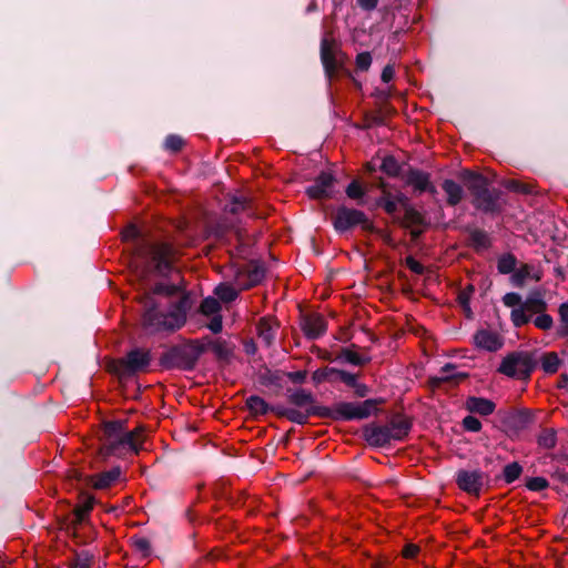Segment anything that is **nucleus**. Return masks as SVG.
Listing matches in <instances>:
<instances>
[{
    "label": "nucleus",
    "instance_id": "nucleus-15",
    "mask_svg": "<svg viewBox=\"0 0 568 568\" xmlns=\"http://www.w3.org/2000/svg\"><path fill=\"white\" fill-rule=\"evenodd\" d=\"M203 353V346L197 342H190L173 349V357L179 367L192 369Z\"/></svg>",
    "mask_w": 568,
    "mask_h": 568
},
{
    "label": "nucleus",
    "instance_id": "nucleus-5",
    "mask_svg": "<svg viewBox=\"0 0 568 568\" xmlns=\"http://www.w3.org/2000/svg\"><path fill=\"white\" fill-rule=\"evenodd\" d=\"M410 422L405 416H395L384 426L369 425L364 429V437L371 446L382 447L390 440H400L410 430Z\"/></svg>",
    "mask_w": 568,
    "mask_h": 568
},
{
    "label": "nucleus",
    "instance_id": "nucleus-49",
    "mask_svg": "<svg viewBox=\"0 0 568 568\" xmlns=\"http://www.w3.org/2000/svg\"><path fill=\"white\" fill-rule=\"evenodd\" d=\"M335 369L333 368H322V369H317L313 373L312 375V379L315 384H321L323 383L325 379H327L329 373L334 372Z\"/></svg>",
    "mask_w": 568,
    "mask_h": 568
},
{
    "label": "nucleus",
    "instance_id": "nucleus-27",
    "mask_svg": "<svg viewBox=\"0 0 568 568\" xmlns=\"http://www.w3.org/2000/svg\"><path fill=\"white\" fill-rule=\"evenodd\" d=\"M523 470L521 464H506L501 474L497 475L495 480L503 479L506 484H511L520 477Z\"/></svg>",
    "mask_w": 568,
    "mask_h": 568
},
{
    "label": "nucleus",
    "instance_id": "nucleus-63",
    "mask_svg": "<svg viewBox=\"0 0 568 568\" xmlns=\"http://www.w3.org/2000/svg\"><path fill=\"white\" fill-rule=\"evenodd\" d=\"M116 510V507L115 506H112L110 507L109 509H106L108 513H111V511H115Z\"/></svg>",
    "mask_w": 568,
    "mask_h": 568
},
{
    "label": "nucleus",
    "instance_id": "nucleus-16",
    "mask_svg": "<svg viewBox=\"0 0 568 568\" xmlns=\"http://www.w3.org/2000/svg\"><path fill=\"white\" fill-rule=\"evenodd\" d=\"M335 179L329 172H322L315 183L306 189V193L312 199L331 197L333 194Z\"/></svg>",
    "mask_w": 568,
    "mask_h": 568
},
{
    "label": "nucleus",
    "instance_id": "nucleus-21",
    "mask_svg": "<svg viewBox=\"0 0 568 568\" xmlns=\"http://www.w3.org/2000/svg\"><path fill=\"white\" fill-rule=\"evenodd\" d=\"M474 341L477 347L489 352H496L503 346L500 337L490 331L481 329L476 333Z\"/></svg>",
    "mask_w": 568,
    "mask_h": 568
},
{
    "label": "nucleus",
    "instance_id": "nucleus-22",
    "mask_svg": "<svg viewBox=\"0 0 568 568\" xmlns=\"http://www.w3.org/2000/svg\"><path fill=\"white\" fill-rule=\"evenodd\" d=\"M277 323L273 318L263 317L257 324L258 338L266 345L270 346L276 335Z\"/></svg>",
    "mask_w": 568,
    "mask_h": 568
},
{
    "label": "nucleus",
    "instance_id": "nucleus-8",
    "mask_svg": "<svg viewBox=\"0 0 568 568\" xmlns=\"http://www.w3.org/2000/svg\"><path fill=\"white\" fill-rule=\"evenodd\" d=\"M454 478L462 491L475 497H479L484 488L490 486V476L479 468H460Z\"/></svg>",
    "mask_w": 568,
    "mask_h": 568
},
{
    "label": "nucleus",
    "instance_id": "nucleus-52",
    "mask_svg": "<svg viewBox=\"0 0 568 568\" xmlns=\"http://www.w3.org/2000/svg\"><path fill=\"white\" fill-rule=\"evenodd\" d=\"M209 328L215 334L220 333L222 331V317L220 315L213 316L209 324Z\"/></svg>",
    "mask_w": 568,
    "mask_h": 568
},
{
    "label": "nucleus",
    "instance_id": "nucleus-54",
    "mask_svg": "<svg viewBox=\"0 0 568 568\" xmlns=\"http://www.w3.org/2000/svg\"><path fill=\"white\" fill-rule=\"evenodd\" d=\"M395 75V70L392 65H386L383 71H382V81L385 82V83H388L390 80H393Z\"/></svg>",
    "mask_w": 568,
    "mask_h": 568
},
{
    "label": "nucleus",
    "instance_id": "nucleus-43",
    "mask_svg": "<svg viewBox=\"0 0 568 568\" xmlns=\"http://www.w3.org/2000/svg\"><path fill=\"white\" fill-rule=\"evenodd\" d=\"M180 291V286L178 284H164L160 283L155 286L154 293L165 296H172Z\"/></svg>",
    "mask_w": 568,
    "mask_h": 568
},
{
    "label": "nucleus",
    "instance_id": "nucleus-45",
    "mask_svg": "<svg viewBox=\"0 0 568 568\" xmlns=\"http://www.w3.org/2000/svg\"><path fill=\"white\" fill-rule=\"evenodd\" d=\"M463 426L468 432H479L481 428V423L478 418L469 415L463 419Z\"/></svg>",
    "mask_w": 568,
    "mask_h": 568
},
{
    "label": "nucleus",
    "instance_id": "nucleus-55",
    "mask_svg": "<svg viewBox=\"0 0 568 568\" xmlns=\"http://www.w3.org/2000/svg\"><path fill=\"white\" fill-rule=\"evenodd\" d=\"M357 4L365 11H372L377 7L378 0H357Z\"/></svg>",
    "mask_w": 568,
    "mask_h": 568
},
{
    "label": "nucleus",
    "instance_id": "nucleus-4",
    "mask_svg": "<svg viewBox=\"0 0 568 568\" xmlns=\"http://www.w3.org/2000/svg\"><path fill=\"white\" fill-rule=\"evenodd\" d=\"M288 402L293 407H285L281 415L296 424H305L311 416L323 417L326 414V406H320L311 392L303 388L295 389L288 394Z\"/></svg>",
    "mask_w": 568,
    "mask_h": 568
},
{
    "label": "nucleus",
    "instance_id": "nucleus-42",
    "mask_svg": "<svg viewBox=\"0 0 568 568\" xmlns=\"http://www.w3.org/2000/svg\"><path fill=\"white\" fill-rule=\"evenodd\" d=\"M470 241L477 247H487L489 244L487 233L480 230H474L470 233Z\"/></svg>",
    "mask_w": 568,
    "mask_h": 568
},
{
    "label": "nucleus",
    "instance_id": "nucleus-59",
    "mask_svg": "<svg viewBox=\"0 0 568 568\" xmlns=\"http://www.w3.org/2000/svg\"><path fill=\"white\" fill-rule=\"evenodd\" d=\"M568 387V375L561 374L558 381V388H567Z\"/></svg>",
    "mask_w": 568,
    "mask_h": 568
},
{
    "label": "nucleus",
    "instance_id": "nucleus-35",
    "mask_svg": "<svg viewBox=\"0 0 568 568\" xmlns=\"http://www.w3.org/2000/svg\"><path fill=\"white\" fill-rule=\"evenodd\" d=\"M220 310H221L220 303L214 297H206L201 303V312L204 315H213V316L219 315Z\"/></svg>",
    "mask_w": 568,
    "mask_h": 568
},
{
    "label": "nucleus",
    "instance_id": "nucleus-38",
    "mask_svg": "<svg viewBox=\"0 0 568 568\" xmlns=\"http://www.w3.org/2000/svg\"><path fill=\"white\" fill-rule=\"evenodd\" d=\"M381 170L390 176H395L399 172V165L393 156H385L382 161Z\"/></svg>",
    "mask_w": 568,
    "mask_h": 568
},
{
    "label": "nucleus",
    "instance_id": "nucleus-32",
    "mask_svg": "<svg viewBox=\"0 0 568 568\" xmlns=\"http://www.w3.org/2000/svg\"><path fill=\"white\" fill-rule=\"evenodd\" d=\"M456 367L452 364H446L438 376L432 378L434 385H439L443 382H447L457 377L464 378L466 375L464 374H455Z\"/></svg>",
    "mask_w": 568,
    "mask_h": 568
},
{
    "label": "nucleus",
    "instance_id": "nucleus-56",
    "mask_svg": "<svg viewBox=\"0 0 568 568\" xmlns=\"http://www.w3.org/2000/svg\"><path fill=\"white\" fill-rule=\"evenodd\" d=\"M506 187L511 190V191L521 192V193L529 192V190L526 186H521L520 183L517 182V181H509L506 184Z\"/></svg>",
    "mask_w": 568,
    "mask_h": 568
},
{
    "label": "nucleus",
    "instance_id": "nucleus-17",
    "mask_svg": "<svg viewBox=\"0 0 568 568\" xmlns=\"http://www.w3.org/2000/svg\"><path fill=\"white\" fill-rule=\"evenodd\" d=\"M79 504L73 509L74 519L71 523V526L74 530L77 529L78 525H81L87 520L94 505L97 504L95 497L85 493L84 490L79 493Z\"/></svg>",
    "mask_w": 568,
    "mask_h": 568
},
{
    "label": "nucleus",
    "instance_id": "nucleus-12",
    "mask_svg": "<svg viewBox=\"0 0 568 568\" xmlns=\"http://www.w3.org/2000/svg\"><path fill=\"white\" fill-rule=\"evenodd\" d=\"M357 225H361L364 230L372 227V223L362 211L345 206L337 210L334 217V227L336 231L345 232Z\"/></svg>",
    "mask_w": 568,
    "mask_h": 568
},
{
    "label": "nucleus",
    "instance_id": "nucleus-41",
    "mask_svg": "<svg viewBox=\"0 0 568 568\" xmlns=\"http://www.w3.org/2000/svg\"><path fill=\"white\" fill-rule=\"evenodd\" d=\"M534 324L537 328L542 331H548L552 327L554 321L552 317L545 312L537 314L534 320Z\"/></svg>",
    "mask_w": 568,
    "mask_h": 568
},
{
    "label": "nucleus",
    "instance_id": "nucleus-11",
    "mask_svg": "<svg viewBox=\"0 0 568 568\" xmlns=\"http://www.w3.org/2000/svg\"><path fill=\"white\" fill-rule=\"evenodd\" d=\"M547 304L540 294H530L519 307H516L510 313V318L516 327L527 324L531 316L545 312Z\"/></svg>",
    "mask_w": 568,
    "mask_h": 568
},
{
    "label": "nucleus",
    "instance_id": "nucleus-14",
    "mask_svg": "<svg viewBox=\"0 0 568 568\" xmlns=\"http://www.w3.org/2000/svg\"><path fill=\"white\" fill-rule=\"evenodd\" d=\"M264 275V267L257 262L251 261L239 268L235 275V284L240 290H247L261 283Z\"/></svg>",
    "mask_w": 568,
    "mask_h": 568
},
{
    "label": "nucleus",
    "instance_id": "nucleus-40",
    "mask_svg": "<svg viewBox=\"0 0 568 568\" xmlns=\"http://www.w3.org/2000/svg\"><path fill=\"white\" fill-rule=\"evenodd\" d=\"M346 194L352 200H363L365 191L358 181H352L346 187Z\"/></svg>",
    "mask_w": 568,
    "mask_h": 568
},
{
    "label": "nucleus",
    "instance_id": "nucleus-37",
    "mask_svg": "<svg viewBox=\"0 0 568 568\" xmlns=\"http://www.w3.org/2000/svg\"><path fill=\"white\" fill-rule=\"evenodd\" d=\"M538 444L545 448H551L556 445V432L554 429H544L538 436Z\"/></svg>",
    "mask_w": 568,
    "mask_h": 568
},
{
    "label": "nucleus",
    "instance_id": "nucleus-18",
    "mask_svg": "<svg viewBox=\"0 0 568 568\" xmlns=\"http://www.w3.org/2000/svg\"><path fill=\"white\" fill-rule=\"evenodd\" d=\"M382 195L376 201L377 206L383 207L388 214H395L399 205H405L406 196L398 192L396 194L390 193L386 190L385 184L381 183Z\"/></svg>",
    "mask_w": 568,
    "mask_h": 568
},
{
    "label": "nucleus",
    "instance_id": "nucleus-58",
    "mask_svg": "<svg viewBox=\"0 0 568 568\" xmlns=\"http://www.w3.org/2000/svg\"><path fill=\"white\" fill-rule=\"evenodd\" d=\"M138 229L135 226H129L124 232H123V239L124 240H131V239H134L138 236Z\"/></svg>",
    "mask_w": 568,
    "mask_h": 568
},
{
    "label": "nucleus",
    "instance_id": "nucleus-57",
    "mask_svg": "<svg viewBox=\"0 0 568 568\" xmlns=\"http://www.w3.org/2000/svg\"><path fill=\"white\" fill-rule=\"evenodd\" d=\"M407 265L415 273L423 272V266L417 261H415L413 257L407 258Z\"/></svg>",
    "mask_w": 568,
    "mask_h": 568
},
{
    "label": "nucleus",
    "instance_id": "nucleus-19",
    "mask_svg": "<svg viewBox=\"0 0 568 568\" xmlns=\"http://www.w3.org/2000/svg\"><path fill=\"white\" fill-rule=\"evenodd\" d=\"M302 329L308 338H318L326 331L325 320L320 314L306 315L302 320Z\"/></svg>",
    "mask_w": 568,
    "mask_h": 568
},
{
    "label": "nucleus",
    "instance_id": "nucleus-29",
    "mask_svg": "<svg viewBox=\"0 0 568 568\" xmlns=\"http://www.w3.org/2000/svg\"><path fill=\"white\" fill-rule=\"evenodd\" d=\"M246 406L254 415H265L270 409L267 403L256 395H252L246 399Z\"/></svg>",
    "mask_w": 568,
    "mask_h": 568
},
{
    "label": "nucleus",
    "instance_id": "nucleus-36",
    "mask_svg": "<svg viewBox=\"0 0 568 568\" xmlns=\"http://www.w3.org/2000/svg\"><path fill=\"white\" fill-rule=\"evenodd\" d=\"M526 487L530 491H541L549 487V481L541 476L529 477L526 480Z\"/></svg>",
    "mask_w": 568,
    "mask_h": 568
},
{
    "label": "nucleus",
    "instance_id": "nucleus-26",
    "mask_svg": "<svg viewBox=\"0 0 568 568\" xmlns=\"http://www.w3.org/2000/svg\"><path fill=\"white\" fill-rule=\"evenodd\" d=\"M532 266L525 264L516 270L511 275V282L515 286H523L527 278H534L535 281L540 280L538 273L532 274Z\"/></svg>",
    "mask_w": 568,
    "mask_h": 568
},
{
    "label": "nucleus",
    "instance_id": "nucleus-20",
    "mask_svg": "<svg viewBox=\"0 0 568 568\" xmlns=\"http://www.w3.org/2000/svg\"><path fill=\"white\" fill-rule=\"evenodd\" d=\"M321 59L325 71L331 75L337 68L336 44L333 40L324 38L321 43Z\"/></svg>",
    "mask_w": 568,
    "mask_h": 568
},
{
    "label": "nucleus",
    "instance_id": "nucleus-10",
    "mask_svg": "<svg viewBox=\"0 0 568 568\" xmlns=\"http://www.w3.org/2000/svg\"><path fill=\"white\" fill-rule=\"evenodd\" d=\"M121 475L122 470L119 466L93 475H82L74 469L69 470V477L71 479L81 481L85 486L97 490H103L112 487L120 479Z\"/></svg>",
    "mask_w": 568,
    "mask_h": 568
},
{
    "label": "nucleus",
    "instance_id": "nucleus-28",
    "mask_svg": "<svg viewBox=\"0 0 568 568\" xmlns=\"http://www.w3.org/2000/svg\"><path fill=\"white\" fill-rule=\"evenodd\" d=\"M541 368L546 374H555L561 364L557 353L549 352L541 356L540 359Z\"/></svg>",
    "mask_w": 568,
    "mask_h": 568
},
{
    "label": "nucleus",
    "instance_id": "nucleus-64",
    "mask_svg": "<svg viewBox=\"0 0 568 568\" xmlns=\"http://www.w3.org/2000/svg\"><path fill=\"white\" fill-rule=\"evenodd\" d=\"M376 568H385V565L379 562L376 565Z\"/></svg>",
    "mask_w": 568,
    "mask_h": 568
},
{
    "label": "nucleus",
    "instance_id": "nucleus-2",
    "mask_svg": "<svg viewBox=\"0 0 568 568\" xmlns=\"http://www.w3.org/2000/svg\"><path fill=\"white\" fill-rule=\"evenodd\" d=\"M173 248L169 244H154L141 242L130 262L134 274L141 280L146 278L152 272L166 276L173 271Z\"/></svg>",
    "mask_w": 568,
    "mask_h": 568
},
{
    "label": "nucleus",
    "instance_id": "nucleus-3",
    "mask_svg": "<svg viewBox=\"0 0 568 568\" xmlns=\"http://www.w3.org/2000/svg\"><path fill=\"white\" fill-rule=\"evenodd\" d=\"M189 307L190 301L185 295L171 302L165 313L152 303L146 306L144 312L143 326L150 333L178 329L185 323Z\"/></svg>",
    "mask_w": 568,
    "mask_h": 568
},
{
    "label": "nucleus",
    "instance_id": "nucleus-46",
    "mask_svg": "<svg viewBox=\"0 0 568 568\" xmlns=\"http://www.w3.org/2000/svg\"><path fill=\"white\" fill-rule=\"evenodd\" d=\"M503 302L506 306L513 307V310L519 307V305L523 304L521 296L518 293L514 292L507 293L503 297Z\"/></svg>",
    "mask_w": 568,
    "mask_h": 568
},
{
    "label": "nucleus",
    "instance_id": "nucleus-34",
    "mask_svg": "<svg viewBox=\"0 0 568 568\" xmlns=\"http://www.w3.org/2000/svg\"><path fill=\"white\" fill-rule=\"evenodd\" d=\"M516 257L511 254H504L498 258L497 268L501 274H509L515 271Z\"/></svg>",
    "mask_w": 568,
    "mask_h": 568
},
{
    "label": "nucleus",
    "instance_id": "nucleus-47",
    "mask_svg": "<svg viewBox=\"0 0 568 568\" xmlns=\"http://www.w3.org/2000/svg\"><path fill=\"white\" fill-rule=\"evenodd\" d=\"M560 321L564 324L560 334L568 335V303L560 304L558 308Z\"/></svg>",
    "mask_w": 568,
    "mask_h": 568
},
{
    "label": "nucleus",
    "instance_id": "nucleus-30",
    "mask_svg": "<svg viewBox=\"0 0 568 568\" xmlns=\"http://www.w3.org/2000/svg\"><path fill=\"white\" fill-rule=\"evenodd\" d=\"M250 209L247 199L244 195H234L225 205V211L232 214L245 212Z\"/></svg>",
    "mask_w": 568,
    "mask_h": 568
},
{
    "label": "nucleus",
    "instance_id": "nucleus-60",
    "mask_svg": "<svg viewBox=\"0 0 568 568\" xmlns=\"http://www.w3.org/2000/svg\"><path fill=\"white\" fill-rule=\"evenodd\" d=\"M555 476L564 484L568 485V473L557 470Z\"/></svg>",
    "mask_w": 568,
    "mask_h": 568
},
{
    "label": "nucleus",
    "instance_id": "nucleus-13",
    "mask_svg": "<svg viewBox=\"0 0 568 568\" xmlns=\"http://www.w3.org/2000/svg\"><path fill=\"white\" fill-rule=\"evenodd\" d=\"M149 352L134 349L131 351L118 364L116 373L120 377L133 375L139 371H143L150 364Z\"/></svg>",
    "mask_w": 568,
    "mask_h": 568
},
{
    "label": "nucleus",
    "instance_id": "nucleus-31",
    "mask_svg": "<svg viewBox=\"0 0 568 568\" xmlns=\"http://www.w3.org/2000/svg\"><path fill=\"white\" fill-rule=\"evenodd\" d=\"M214 293L223 302H232L239 295V291L227 283H222L217 285L214 290Z\"/></svg>",
    "mask_w": 568,
    "mask_h": 568
},
{
    "label": "nucleus",
    "instance_id": "nucleus-51",
    "mask_svg": "<svg viewBox=\"0 0 568 568\" xmlns=\"http://www.w3.org/2000/svg\"><path fill=\"white\" fill-rule=\"evenodd\" d=\"M306 371H296V372H292V373H288V378L290 381H292L293 383H304L305 378H306Z\"/></svg>",
    "mask_w": 568,
    "mask_h": 568
},
{
    "label": "nucleus",
    "instance_id": "nucleus-6",
    "mask_svg": "<svg viewBox=\"0 0 568 568\" xmlns=\"http://www.w3.org/2000/svg\"><path fill=\"white\" fill-rule=\"evenodd\" d=\"M464 180L468 183V189L475 196V205L484 212H497L500 210L499 191H489L487 181L480 174L470 171L464 172Z\"/></svg>",
    "mask_w": 568,
    "mask_h": 568
},
{
    "label": "nucleus",
    "instance_id": "nucleus-48",
    "mask_svg": "<svg viewBox=\"0 0 568 568\" xmlns=\"http://www.w3.org/2000/svg\"><path fill=\"white\" fill-rule=\"evenodd\" d=\"M372 64V57L368 52H362L358 53L356 57V67L362 70L366 71Z\"/></svg>",
    "mask_w": 568,
    "mask_h": 568
},
{
    "label": "nucleus",
    "instance_id": "nucleus-39",
    "mask_svg": "<svg viewBox=\"0 0 568 568\" xmlns=\"http://www.w3.org/2000/svg\"><path fill=\"white\" fill-rule=\"evenodd\" d=\"M93 556L88 551H81L77 554L74 560L71 564L72 568H91Z\"/></svg>",
    "mask_w": 568,
    "mask_h": 568
},
{
    "label": "nucleus",
    "instance_id": "nucleus-25",
    "mask_svg": "<svg viewBox=\"0 0 568 568\" xmlns=\"http://www.w3.org/2000/svg\"><path fill=\"white\" fill-rule=\"evenodd\" d=\"M442 186L447 195L448 204L456 205L462 201L464 191L458 183L453 180H445Z\"/></svg>",
    "mask_w": 568,
    "mask_h": 568
},
{
    "label": "nucleus",
    "instance_id": "nucleus-44",
    "mask_svg": "<svg viewBox=\"0 0 568 568\" xmlns=\"http://www.w3.org/2000/svg\"><path fill=\"white\" fill-rule=\"evenodd\" d=\"M164 145H165L166 150L176 152V151L181 150V148L183 145V140L179 135H169L165 139Z\"/></svg>",
    "mask_w": 568,
    "mask_h": 568
},
{
    "label": "nucleus",
    "instance_id": "nucleus-53",
    "mask_svg": "<svg viewBox=\"0 0 568 568\" xmlns=\"http://www.w3.org/2000/svg\"><path fill=\"white\" fill-rule=\"evenodd\" d=\"M339 378L347 385L354 386L356 384V376L352 373L339 371Z\"/></svg>",
    "mask_w": 568,
    "mask_h": 568
},
{
    "label": "nucleus",
    "instance_id": "nucleus-33",
    "mask_svg": "<svg viewBox=\"0 0 568 568\" xmlns=\"http://www.w3.org/2000/svg\"><path fill=\"white\" fill-rule=\"evenodd\" d=\"M131 541L135 551L139 552L142 557H149L151 555L152 548L151 542L148 538L132 536Z\"/></svg>",
    "mask_w": 568,
    "mask_h": 568
},
{
    "label": "nucleus",
    "instance_id": "nucleus-24",
    "mask_svg": "<svg viewBox=\"0 0 568 568\" xmlns=\"http://www.w3.org/2000/svg\"><path fill=\"white\" fill-rule=\"evenodd\" d=\"M407 183L414 187V190L418 192L430 191L434 192V187L430 184L429 178L427 174L420 171H412L408 174Z\"/></svg>",
    "mask_w": 568,
    "mask_h": 568
},
{
    "label": "nucleus",
    "instance_id": "nucleus-9",
    "mask_svg": "<svg viewBox=\"0 0 568 568\" xmlns=\"http://www.w3.org/2000/svg\"><path fill=\"white\" fill-rule=\"evenodd\" d=\"M534 368L535 362L530 354L516 352L503 359L499 372L508 377L528 379Z\"/></svg>",
    "mask_w": 568,
    "mask_h": 568
},
{
    "label": "nucleus",
    "instance_id": "nucleus-50",
    "mask_svg": "<svg viewBox=\"0 0 568 568\" xmlns=\"http://www.w3.org/2000/svg\"><path fill=\"white\" fill-rule=\"evenodd\" d=\"M419 552V547L415 544H407L404 546L402 550V555L405 558L413 559L416 557V555Z\"/></svg>",
    "mask_w": 568,
    "mask_h": 568
},
{
    "label": "nucleus",
    "instance_id": "nucleus-1",
    "mask_svg": "<svg viewBox=\"0 0 568 568\" xmlns=\"http://www.w3.org/2000/svg\"><path fill=\"white\" fill-rule=\"evenodd\" d=\"M143 427L129 430L122 422H108L101 437V455L105 458H131L144 449Z\"/></svg>",
    "mask_w": 568,
    "mask_h": 568
},
{
    "label": "nucleus",
    "instance_id": "nucleus-61",
    "mask_svg": "<svg viewBox=\"0 0 568 568\" xmlns=\"http://www.w3.org/2000/svg\"><path fill=\"white\" fill-rule=\"evenodd\" d=\"M348 361H349L351 363H353V364H361V359H359V357H358L357 355H351V356L348 357Z\"/></svg>",
    "mask_w": 568,
    "mask_h": 568
},
{
    "label": "nucleus",
    "instance_id": "nucleus-23",
    "mask_svg": "<svg viewBox=\"0 0 568 568\" xmlns=\"http://www.w3.org/2000/svg\"><path fill=\"white\" fill-rule=\"evenodd\" d=\"M465 405L467 410L470 413H476L483 416L490 415L495 410L494 402L481 397H469Z\"/></svg>",
    "mask_w": 568,
    "mask_h": 568
},
{
    "label": "nucleus",
    "instance_id": "nucleus-62",
    "mask_svg": "<svg viewBox=\"0 0 568 568\" xmlns=\"http://www.w3.org/2000/svg\"><path fill=\"white\" fill-rule=\"evenodd\" d=\"M312 475V471L305 473L302 478L298 479V483L304 481L308 476Z\"/></svg>",
    "mask_w": 568,
    "mask_h": 568
},
{
    "label": "nucleus",
    "instance_id": "nucleus-7",
    "mask_svg": "<svg viewBox=\"0 0 568 568\" xmlns=\"http://www.w3.org/2000/svg\"><path fill=\"white\" fill-rule=\"evenodd\" d=\"M377 409V403L373 399H366L359 403L341 402L333 407H326V414L323 418L335 420H353L369 417Z\"/></svg>",
    "mask_w": 568,
    "mask_h": 568
}]
</instances>
